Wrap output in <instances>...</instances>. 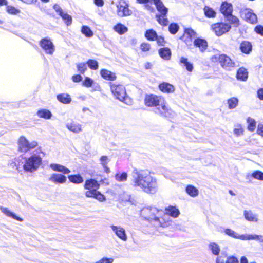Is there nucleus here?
<instances>
[{
    "label": "nucleus",
    "mask_w": 263,
    "mask_h": 263,
    "mask_svg": "<svg viewBox=\"0 0 263 263\" xmlns=\"http://www.w3.org/2000/svg\"><path fill=\"white\" fill-rule=\"evenodd\" d=\"M132 184L134 187L148 194L156 193L158 188L156 178L148 170L135 168L132 172Z\"/></svg>",
    "instance_id": "obj_1"
},
{
    "label": "nucleus",
    "mask_w": 263,
    "mask_h": 263,
    "mask_svg": "<svg viewBox=\"0 0 263 263\" xmlns=\"http://www.w3.org/2000/svg\"><path fill=\"white\" fill-rule=\"evenodd\" d=\"M144 104L147 107H154V111L164 117H171L174 112L166 105L164 99L155 95H146L144 98Z\"/></svg>",
    "instance_id": "obj_2"
},
{
    "label": "nucleus",
    "mask_w": 263,
    "mask_h": 263,
    "mask_svg": "<svg viewBox=\"0 0 263 263\" xmlns=\"http://www.w3.org/2000/svg\"><path fill=\"white\" fill-rule=\"evenodd\" d=\"M161 212L162 211H159L155 207L147 206L143 208L141 210L140 214L144 219L151 221L154 220L158 225L164 227L166 226V222L162 223L158 217L160 215L159 213Z\"/></svg>",
    "instance_id": "obj_3"
},
{
    "label": "nucleus",
    "mask_w": 263,
    "mask_h": 263,
    "mask_svg": "<svg viewBox=\"0 0 263 263\" xmlns=\"http://www.w3.org/2000/svg\"><path fill=\"white\" fill-rule=\"evenodd\" d=\"M111 91L114 97L126 104H130L131 101L128 98L125 87L122 85H117L110 83Z\"/></svg>",
    "instance_id": "obj_4"
},
{
    "label": "nucleus",
    "mask_w": 263,
    "mask_h": 263,
    "mask_svg": "<svg viewBox=\"0 0 263 263\" xmlns=\"http://www.w3.org/2000/svg\"><path fill=\"white\" fill-rule=\"evenodd\" d=\"M41 163V157L34 154L29 158L25 159V162L23 165V168L25 172H33L37 170Z\"/></svg>",
    "instance_id": "obj_5"
},
{
    "label": "nucleus",
    "mask_w": 263,
    "mask_h": 263,
    "mask_svg": "<svg viewBox=\"0 0 263 263\" xmlns=\"http://www.w3.org/2000/svg\"><path fill=\"white\" fill-rule=\"evenodd\" d=\"M211 60L214 63L219 62L221 66L226 70L229 71L235 66V63L229 57L224 54L214 55Z\"/></svg>",
    "instance_id": "obj_6"
},
{
    "label": "nucleus",
    "mask_w": 263,
    "mask_h": 263,
    "mask_svg": "<svg viewBox=\"0 0 263 263\" xmlns=\"http://www.w3.org/2000/svg\"><path fill=\"white\" fill-rule=\"evenodd\" d=\"M38 145L36 141H29L27 138L22 136L18 140V150L23 153H27Z\"/></svg>",
    "instance_id": "obj_7"
},
{
    "label": "nucleus",
    "mask_w": 263,
    "mask_h": 263,
    "mask_svg": "<svg viewBox=\"0 0 263 263\" xmlns=\"http://www.w3.org/2000/svg\"><path fill=\"white\" fill-rule=\"evenodd\" d=\"M117 14L120 17H126L132 14V11L129 9V5L125 0H119L116 4Z\"/></svg>",
    "instance_id": "obj_8"
},
{
    "label": "nucleus",
    "mask_w": 263,
    "mask_h": 263,
    "mask_svg": "<svg viewBox=\"0 0 263 263\" xmlns=\"http://www.w3.org/2000/svg\"><path fill=\"white\" fill-rule=\"evenodd\" d=\"M39 45L46 54L53 55L54 53L55 46L50 38H43L40 40Z\"/></svg>",
    "instance_id": "obj_9"
},
{
    "label": "nucleus",
    "mask_w": 263,
    "mask_h": 263,
    "mask_svg": "<svg viewBox=\"0 0 263 263\" xmlns=\"http://www.w3.org/2000/svg\"><path fill=\"white\" fill-rule=\"evenodd\" d=\"M213 30L217 36H221L228 32L231 28V26L227 23H218L212 26Z\"/></svg>",
    "instance_id": "obj_10"
},
{
    "label": "nucleus",
    "mask_w": 263,
    "mask_h": 263,
    "mask_svg": "<svg viewBox=\"0 0 263 263\" xmlns=\"http://www.w3.org/2000/svg\"><path fill=\"white\" fill-rule=\"evenodd\" d=\"M241 16L247 22L255 24L257 22V16L253 11L248 8L243 9L240 12Z\"/></svg>",
    "instance_id": "obj_11"
},
{
    "label": "nucleus",
    "mask_w": 263,
    "mask_h": 263,
    "mask_svg": "<svg viewBox=\"0 0 263 263\" xmlns=\"http://www.w3.org/2000/svg\"><path fill=\"white\" fill-rule=\"evenodd\" d=\"M110 228L119 239L124 241L127 240V235L125 230L121 226L110 225Z\"/></svg>",
    "instance_id": "obj_12"
},
{
    "label": "nucleus",
    "mask_w": 263,
    "mask_h": 263,
    "mask_svg": "<svg viewBox=\"0 0 263 263\" xmlns=\"http://www.w3.org/2000/svg\"><path fill=\"white\" fill-rule=\"evenodd\" d=\"M196 33L191 28H186L184 30V34L181 38L185 44L190 46L192 45V38L195 37Z\"/></svg>",
    "instance_id": "obj_13"
},
{
    "label": "nucleus",
    "mask_w": 263,
    "mask_h": 263,
    "mask_svg": "<svg viewBox=\"0 0 263 263\" xmlns=\"http://www.w3.org/2000/svg\"><path fill=\"white\" fill-rule=\"evenodd\" d=\"M165 213L163 215V217L162 218V220H164L166 218H168L169 216H171L173 218H177L180 214L179 210L174 206L170 205L165 208Z\"/></svg>",
    "instance_id": "obj_14"
},
{
    "label": "nucleus",
    "mask_w": 263,
    "mask_h": 263,
    "mask_svg": "<svg viewBox=\"0 0 263 263\" xmlns=\"http://www.w3.org/2000/svg\"><path fill=\"white\" fill-rule=\"evenodd\" d=\"M66 177L61 174H52L49 178V181L55 184H63L66 182Z\"/></svg>",
    "instance_id": "obj_15"
},
{
    "label": "nucleus",
    "mask_w": 263,
    "mask_h": 263,
    "mask_svg": "<svg viewBox=\"0 0 263 263\" xmlns=\"http://www.w3.org/2000/svg\"><path fill=\"white\" fill-rule=\"evenodd\" d=\"M85 196L87 197H91L95 198L99 201H103L105 200L104 196L100 192L95 190L87 191L85 193Z\"/></svg>",
    "instance_id": "obj_16"
},
{
    "label": "nucleus",
    "mask_w": 263,
    "mask_h": 263,
    "mask_svg": "<svg viewBox=\"0 0 263 263\" xmlns=\"http://www.w3.org/2000/svg\"><path fill=\"white\" fill-rule=\"evenodd\" d=\"M66 127L71 132L78 134L82 132V125L77 122L72 121L66 124Z\"/></svg>",
    "instance_id": "obj_17"
},
{
    "label": "nucleus",
    "mask_w": 263,
    "mask_h": 263,
    "mask_svg": "<svg viewBox=\"0 0 263 263\" xmlns=\"http://www.w3.org/2000/svg\"><path fill=\"white\" fill-rule=\"evenodd\" d=\"M233 10V6L231 3L224 2L221 5L220 10L224 17L232 13Z\"/></svg>",
    "instance_id": "obj_18"
},
{
    "label": "nucleus",
    "mask_w": 263,
    "mask_h": 263,
    "mask_svg": "<svg viewBox=\"0 0 263 263\" xmlns=\"http://www.w3.org/2000/svg\"><path fill=\"white\" fill-rule=\"evenodd\" d=\"M100 187V184L97 181L93 179H90L86 180L84 188L88 191L97 190Z\"/></svg>",
    "instance_id": "obj_19"
},
{
    "label": "nucleus",
    "mask_w": 263,
    "mask_h": 263,
    "mask_svg": "<svg viewBox=\"0 0 263 263\" xmlns=\"http://www.w3.org/2000/svg\"><path fill=\"white\" fill-rule=\"evenodd\" d=\"M194 45L195 47L199 48L201 52H204L208 47L207 42L200 38L196 39L194 41Z\"/></svg>",
    "instance_id": "obj_20"
},
{
    "label": "nucleus",
    "mask_w": 263,
    "mask_h": 263,
    "mask_svg": "<svg viewBox=\"0 0 263 263\" xmlns=\"http://www.w3.org/2000/svg\"><path fill=\"white\" fill-rule=\"evenodd\" d=\"M50 167L54 171L59 172L64 174L70 173L69 169L59 164L51 163L50 164Z\"/></svg>",
    "instance_id": "obj_21"
},
{
    "label": "nucleus",
    "mask_w": 263,
    "mask_h": 263,
    "mask_svg": "<svg viewBox=\"0 0 263 263\" xmlns=\"http://www.w3.org/2000/svg\"><path fill=\"white\" fill-rule=\"evenodd\" d=\"M159 88L163 92L168 93L173 92L175 91L174 86L173 85L166 82H163L159 84Z\"/></svg>",
    "instance_id": "obj_22"
},
{
    "label": "nucleus",
    "mask_w": 263,
    "mask_h": 263,
    "mask_svg": "<svg viewBox=\"0 0 263 263\" xmlns=\"http://www.w3.org/2000/svg\"><path fill=\"white\" fill-rule=\"evenodd\" d=\"M101 76L107 80L114 81L116 79L115 73L106 69H102L100 71Z\"/></svg>",
    "instance_id": "obj_23"
},
{
    "label": "nucleus",
    "mask_w": 263,
    "mask_h": 263,
    "mask_svg": "<svg viewBox=\"0 0 263 263\" xmlns=\"http://www.w3.org/2000/svg\"><path fill=\"white\" fill-rule=\"evenodd\" d=\"M154 4L156 5L157 10L161 14H166L168 12V9L164 5L161 0H153Z\"/></svg>",
    "instance_id": "obj_24"
},
{
    "label": "nucleus",
    "mask_w": 263,
    "mask_h": 263,
    "mask_svg": "<svg viewBox=\"0 0 263 263\" xmlns=\"http://www.w3.org/2000/svg\"><path fill=\"white\" fill-rule=\"evenodd\" d=\"M159 54L165 60H169L171 56V51L167 47L161 48L159 50Z\"/></svg>",
    "instance_id": "obj_25"
},
{
    "label": "nucleus",
    "mask_w": 263,
    "mask_h": 263,
    "mask_svg": "<svg viewBox=\"0 0 263 263\" xmlns=\"http://www.w3.org/2000/svg\"><path fill=\"white\" fill-rule=\"evenodd\" d=\"M248 77L247 70L244 67L240 68L237 72L236 77L238 80L246 81Z\"/></svg>",
    "instance_id": "obj_26"
},
{
    "label": "nucleus",
    "mask_w": 263,
    "mask_h": 263,
    "mask_svg": "<svg viewBox=\"0 0 263 263\" xmlns=\"http://www.w3.org/2000/svg\"><path fill=\"white\" fill-rule=\"evenodd\" d=\"M243 214L245 219L249 221L256 222L258 220L257 215L251 211L245 210Z\"/></svg>",
    "instance_id": "obj_27"
},
{
    "label": "nucleus",
    "mask_w": 263,
    "mask_h": 263,
    "mask_svg": "<svg viewBox=\"0 0 263 263\" xmlns=\"http://www.w3.org/2000/svg\"><path fill=\"white\" fill-rule=\"evenodd\" d=\"M57 99L59 102L63 104H69L71 101L70 95L65 93L58 95Z\"/></svg>",
    "instance_id": "obj_28"
},
{
    "label": "nucleus",
    "mask_w": 263,
    "mask_h": 263,
    "mask_svg": "<svg viewBox=\"0 0 263 263\" xmlns=\"http://www.w3.org/2000/svg\"><path fill=\"white\" fill-rule=\"evenodd\" d=\"M0 210L4 214L8 217H10L14 219H16L19 221H22L23 220L22 218L16 216L14 213L10 211L8 208L0 206Z\"/></svg>",
    "instance_id": "obj_29"
},
{
    "label": "nucleus",
    "mask_w": 263,
    "mask_h": 263,
    "mask_svg": "<svg viewBox=\"0 0 263 263\" xmlns=\"http://www.w3.org/2000/svg\"><path fill=\"white\" fill-rule=\"evenodd\" d=\"M240 49L242 52L248 54L252 50V45L248 41H243L240 44Z\"/></svg>",
    "instance_id": "obj_30"
},
{
    "label": "nucleus",
    "mask_w": 263,
    "mask_h": 263,
    "mask_svg": "<svg viewBox=\"0 0 263 263\" xmlns=\"http://www.w3.org/2000/svg\"><path fill=\"white\" fill-rule=\"evenodd\" d=\"M186 192L191 197H195L198 195V190L192 185H188L185 189Z\"/></svg>",
    "instance_id": "obj_31"
},
{
    "label": "nucleus",
    "mask_w": 263,
    "mask_h": 263,
    "mask_svg": "<svg viewBox=\"0 0 263 263\" xmlns=\"http://www.w3.org/2000/svg\"><path fill=\"white\" fill-rule=\"evenodd\" d=\"M69 181L75 184H80L83 182L84 179L80 174L71 175L68 176Z\"/></svg>",
    "instance_id": "obj_32"
},
{
    "label": "nucleus",
    "mask_w": 263,
    "mask_h": 263,
    "mask_svg": "<svg viewBox=\"0 0 263 263\" xmlns=\"http://www.w3.org/2000/svg\"><path fill=\"white\" fill-rule=\"evenodd\" d=\"M209 249L211 251L213 254L218 255L220 253V248L218 244L215 242H210L208 245Z\"/></svg>",
    "instance_id": "obj_33"
},
{
    "label": "nucleus",
    "mask_w": 263,
    "mask_h": 263,
    "mask_svg": "<svg viewBox=\"0 0 263 263\" xmlns=\"http://www.w3.org/2000/svg\"><path fill=\"white\" fill-rule=\"evenodd\" d=\"M226 20L230 24L234 25V27H238L239 25V20L235 16L232 15V13L225 16Z\"/></svg>",
    "instance_id": "obj_34"
},
{
    "label": "nucleus",
    "mask_w": 263,
    "mask_h": 263,
    "mask_svg": "<svg viewBox=\"0 0 263 263\" xmlns=\"http://www.w3.org/2000/svg\"><path fill=\"white\" fill-rule=\"evenodd\" d=\"M224 233L226 235L231 237L240 240H241V237L243 236V234H239L234 230L228 228L224 230Z\"/></svg>",
    "instance_id": "obj_35"
},
{
    "label": "nucleus",
    "mask_w": 263,
    "mask_h": 263,
    "mask_svg": "<svg viewBox=\"0 0 263 263\" xmlns=\"http://www.w3.org/2000/svg\"><path fill=\"white\" fill-rule=\"evenodd\" d=\"M37 115L39 117L46 119H50L52 116L51 112L47 109H41L37 112Z\"/></svg>",
    "instance_id": "obj_36"
},
{
    "label": "nucleus",
    "mask_w": 263,
    "mask_h": 263,
    "mask_svg": "<svg viewBox=\"0 0 263 263\" xmlns=\"http://www.w3.org/2000/svg\"><path fill=\"white\" fill-rule=\"evenodd\" d=\"M114 30L119 33L123 34L128 30L127 28L122 24H118L114 27Z\"/></svg>",
    "instance_id": "obj_37"
},
{
    "label": "nucleus",
    "mask_w": 263,
    "mask_h": 263,
    "mask_svg": "<svg viewBox=\"0 0 263 263\" xmlns=\"http://www.w3.org/2000/svg\"><path fill=\"white\" fill-rule=\"evenodd\" d=\"M203 10L204 14L207 17L214 18L216 16V12L212 8L205 6Z\"/></svg>",
    "instance_id": "obj_38"
},
{
    "label": "nucleus",
    "mask_w": 263,
    "mask_h": 263,
    "mask_svg": "<svg viewBox=\"0 0 263 263\" xmlns=\"http://www.w3.org/2000/svg\"><path fill=\"white\" fill-rule=\"evenodd\" d=\"M238 99L235 97H232L228 99L227 101L228 108L230 109L236 108L238 104Z\"/></svg>",
    "instance_id": "obj_39"
},
{
    "label": "nucleus",
    "mask_w": 263,
    "mask_h": 263,
    "mask_svg": "<svg viewBox=\"0 0 263 263\" xmlns=\"http://www.w3.org/2000/svg\"><path fill=\"white\" fill-rule=\"evenodd\" d=\"M157 21L160 24L163 26H166L168 23V19L166 17V14H160L156 15Z\"/></svg>",
    "instance_id": "obj_40"
},
{
    "label": "nucleus",
    "mask_w": 263,
    "mask_h": 263,
    "mask_svg": "<svg viewBox=\"0 0 263 263\" xmlns=\"http://www.w3.org/2000/svg\"><path fill=\"white\" fill-rule=\"evenodd\" d=\"M157 34L155 31L153 29L147 30L145 34V37L148 40L151 41L155 40L156 38L157 37Z\"/></svg>",
    "instance_id": "obj_41"
},
{
    "label": "nucleus",
    "mask_w": 263,
    "mask_h": 263,
    "mask_svg": "<svg viewBox=\"0 0 263 263\" xmlns=\"http://www.w3.org/2000/svg\"><path fill=\"white\" fill-rule=\"evenodd\" d=\"M180 63L184 65V66L185 67L188 71H192L193 69V64L188 62L187 58L181 57L180 59Z\"/></svg>",
    "instance_id": "obj_42"
},
{
    "label": "nucleus",
    "mask_w": 263,
    "mask_h": 263,
    "mask_svg": "<svg viewBox=\"0 0 263 263\" xmlns=\"http://www.w3.org/2000/svg\"><path fill=\"white\" fill-rule=\"evenodd\" d=\"M247 122L248 124V129L250 132H254L256 128V122L255 120L251 117H248Z\"/></svg>",
    "instance_id": "obj_43"
},
{
    "label": "nucleus",
    "mask_w": 263,
    "mask_h": 263,
    "mask_svg": "<svg viewBox=\"0 0 263 263\" xmlns=\"http://www.w3.org/2000/svg\"><path fill=\"white\" fill-rule=\"evenodd\" d=\"M233 132L234 135L237 137L243 135V129L241 125L240 124L235 125Z\"/></svg>",
    "instance_id": "obj_44"
},
{
    "label": "nucleus",
    "mask_w": 263,
    "mask_h": 263,
    "mask_svg": "<svg viewBox=\"0 0 263 263\" xmlns=\"http://www.w3.org/2000/svg\"><path fill=\"white\" fill-rule=\"evenodd\" d=\"M82 33L87 37H90L93 36V32L90 28L87 26H83L81 29Z\"/></svg>",
    "instance_id": "obj_45"
},
{
    "label": "nucleus",
    "mask_w": 263,
    "mask_h": 263,
    "mask_svg": "<svg viewBox=\"0 0 263 263\" xmlns=\"http://www.w3.org/2000/svg\"><path fill=\"white\" fill-rule=\"evenodd\" d=\"M61 17L64 20V22L66 24L67 26H69L72 23V17L70 15L68 14L67 13L64 12L61 15Z\"/></svg>",
    "instance_id": "obj_46"
},
{
    "label": "nucleus",
    "mask_w": 263,
    "mask_h": 263,
    "mask_svg": "<svg viewBox=\"0 0 263 263\" xmlns=\"http://www.w3.org/2000/svg\"><path fill=\"white\" fill-rule=\"evenodd\" d=\"M88 67L93 70H97L98 68V63L95 60H88L86 63Z\"/></svg>",
    "instance_id": "obj_47"
},
{
    "label": "nucleus",
    "mask_w": 263,
    "mask_h": 263,
    "mask_svg": "<svg viewBox=\"0 0 263 263\" xmlns=\"http://www.w3.org/2000/svg\"><path fill=\"white\" fill-rule=\"evenodd\" d=\"M179 27L176 23H171L168 27V30L172 34H175L178 31Z\"/></svg>",
    "instance_id": "obj_48"
},
{
    "label": "nucleus",
    "mask_w": 263,
    "mask_h": 263,
    "mask_svg": "<svg viewBox=\"0 0 263 263\" xmlns=\"http://www.w3.org/2000/svg\"><path fill=\"white\" fill-rule=\"evenodd\" d=\"M252 176L255 179L263 181V172L260 171H254L252 173Z\"/></svg>",
    "instance_id": "obj_49"
},
{
    "label": "nucleus",
    "mask_w": 263,
    "mask_h": 263,
    "mask_svg": "<svg viewBox=\"0 0 263 263\" xmlns=\"http://www.w3.org/2000/svg\"><path fill=\"white\" fill-rule=\"evenodd\" d=\"M115 178L119 182L125 181L127 178V174L125 172H123L121 174H117L115 175Z\"/></svg>",
    "instance_id": "obj_50"
},
{
    "label": "nucleus",
    "mask_w": 263,
    "mask_h": 263,
    "mask_svg": "<svg viewBox=\"0 0 263 263\" xmlns=\"http://www.w3.org/2000/svg\"><path fill=\"white\" fill-rule=\"evenodd\" d=\"M258 238V235L256 234H243V236L241 237V240H257Z\"/></svg>",
    "instance_id": "obj_51"
},
{
    "label": "nucleus",
    "mask_w": 263,
    "mask_h": 263,
    "mask_svg": "<svg viewBox=\"0 0 263 263\" xmlns=\"http://www.w3.org/2000/svg\"><path fill=\"white\" fill-rule=\"evenodd\" d=\"M86 63H81L77 65L78 70L81 73L83 74L87 70V66Z\"/></svg>",
    "instance_id": "obj_52"
},
{
    "label": "nucleus",
    "mask_w": 263,
    "mask_h": 263,
    "mask_svg": "<svg viewBox=\"0 0 263 263\" xmlns=\"http://www.w3.org/2000/svg\"><path fill=\"white\" fill-rule=\"evenodd\" d=\"M93 81L89 77H86L83 82V85L87 87H90L92 86Z\"/></svg>",
    "instance_id": "obj_53"
},
{
    "label": "nucleus",
    "mask_w": 263,
    "mask_h": 263,
    "mask_svg": "<svg viewBox=\"0 0 263 263\" xmlns=\"http://www.w3.org/2000/svg\"><path fill=\"white\" fill-rule=\"evenodd\" d=\"M7 11L9 13L11 14H16L20 12L18 9L11 6H7Z\"/></svg>",
    "instance_id": "obj_54"
},
{
    "label": "nucleus",
    "mask_w": 263,
    "mask_h": 263,
    "mask_svg": "<svg viewBox=\"0 0 263 263\" xmlns=\"http://www.w3.org/2000/svg\"><path fill=\"white\" fill-rule=\"evenodd\" d=\"M114 259L111 258H108L107 257H103L100 260L96 262L95 263H112Z\"/></svg>",
    "instance_id": "obj_55"
},
{
    "label": "nucleus",
    "mask_w": 263,
    "mask_h": 263,
    "mask_svg": "<svg viewBox=\"0 0 263 263\" xmlns=\"http://www.w3.org/2000/svg\"><path fill=\"white\" fill-rule=\"evenodd\" d=\"M226 263H239V261L236 257L232 256L227 257Z\"/></svg>",
    "instance_id": "obj_56"
},
{
    "label": "nucleus",
    "mask_w": 263,
    "mask_h": 263,
    "mask_svg": "<svg viewBox=\"0 0 263 263\" xmlns=\"http://www.w3.org/2000/svg\"><path fill=\"white\" fill-rule=\"evenodd\" d=\"M53 9L59 15H61L64 12H63L62 9L58 4H55L53 6Z\"/></svg>",
    "instance_id": "obj_57"
},
{
    "label": "nucleus",
    "mask_w": 263,
    "mask_h": 263,
    "mask_svg": "<svg viewBox=\"0 0 263 263\" xmlns=\"http://www.w3.org/2000/svg\"><path fill=\"white\" fill-rule=\"evenodd\" d=\"M141 49L143 51H147L150 49V45L148 43H143L141 45Z\"/></svg>",
    "instance_id": "obj_58"
},
{
    "label": "nucleus",
    "mask_w": 263,
    "mask_h": 263,
    "mask_svg": "<svg viewBox=\"0 0 263 263\" xmlns=\"http://www.w3.org/2000/svg\"><path fill=\"white\" fill-rule=\"evenodd\" d=\"M155 40H157V44L159 45H160V46L164 45V43L165 41H164V39L163 37L158 36L157 35V38H156Z\"/></svg>",
    "instance_id": "obj_59"
},
{
    "label": "nucleus",
    "mask_w": 263,
    "mask_h": 263,
    "mask_svg": "<svg viewBox=\"0 0 263 263\" xmlns=\"http://www.w3.org/2000/svg\"><path fill=\"white\" fill-rule=\"evenodd\" d=\"M255 30L257 33L263 36V26L261 25L257 26L255 28Z\"/></svg>",
    "instance_id": "obj_60"
},
{
    "label": "nucleus",
    "mask_w": 263,
    "mask_h": 263,
    "mask_svg": "<svg viewBox=\"0 0 263 263\" xmlns=\"http://www.w3.org/2000/svg\"><path fill=\"white\" fill-rule=\"evenodd\" d=\"M72 79L74 82H79L82 81V77L81 75L77 74L72 76Z\"/></svg>",
    "instance_id": "obj_61"
},
{
    "label": "nucleus",
    "mask_w": 263,
    "mask_h": 263,
    "mask_svg": "<svg viewBox=\"0 0 263 263\" xmlns=\"http://www.w3.org/2000/svg\"><path fill=\"white\" fill-rule=\"evenodd\" d=\"M107 159V157L106 156H102L100 158L101 164L103 165V166H106Z\"/></svg>",
    "instance_id": "obj_62"
},
{
    "label": "nucleus",
    "mask_w": 263,
    "mask_h": 263,
    "mask_svg": "<svg viewBox=\"0 0 263 263\" xmlns=\"http://www.w3.org/2000/svg\"><path fill=\"white\" fill-rule=\"evenodd\" d=\"M257 133L261 136H263V124H259L257 128Z\"/></svg>",
    "instance_id": "obj_63"
},
{
    "label": "nucleus",
    "mask_w": 263,
    "mask_h": 263,
    "mask_svg": "<svg viewBox=\"0 0 263 263\" xmlns=\"http://www.w3.org/2000/svg\"><path fill=\"white\" fill-rule=\"evenodd\" d=\"M257 96L259 99L263 100V88H260L257 91Z\"/></svg>",
    "instance_id": "obj_64"
}]
</instances>
